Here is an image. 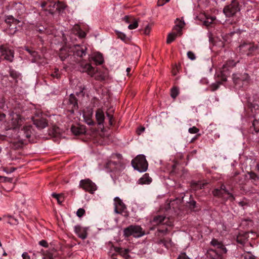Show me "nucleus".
<instances>
[{
  "label": "nucleus",
  "mask_w": 259,
  "mask_h": 259,
  "mask_svg": "<svg viewBox=\"0 0 259 259\" xmlns=\"http://www.w3.org/2000/svg\"><path fill=\"white\" fill-rule=\"evenodd\" d=\"M79 91L77 92L75 94H71L68 98L66 99L63 102V104L66 106V108L68 112L71 113H74L75 112L81 113H85L84 109L81 110V104L82 100L84 97L85 87L81 85L79 87Z\"/></svg>",
  "instance_id": "f257e3e1"
},
{
  "label": "nucleus",
  "mask_w": 259,
  "mask_h": 259,
  "mask_svg": "<svg viewBox=\"0 0 259 259\" xmlns=\"http://www.w3.org/2000/svg\"><path fill=\"white\" fill-rule=\"evenodd\" d=\"M131 163L135 169L141 172L146 171L148 168V162L143 155H138L132 160Z\"/></svg>",
  "instance_id": "f03ea898"
},
{
  "label": "nucleus",
  "mask_w": 259,
  "mask_h": 259,
  "mask_svg": "<svg viewBox=\"0 0 259 259\" xmlns=\"http://www.w3.org/2000/svg\"><path fill=\"white\" fill-rule=\"evenodd\" d=\"M125 237L133 236L135 238H139L145 235V231L140 226L131 225L123 230Z\"/></svg>",
  "instance_id": "7ed1b4c3"
},
{
  "label": "nucleus",
  "mask_w": 259,
  "mask_h": 259,
  "mask_svg": "<svg viewBox=\"0 0 259 259\" xmlns=\"http://www.w3.org/2000/svg\"><path fill=\"white\" fill-rule=\"evenodd\" d=\"M240 11V6L238 0H232L230 4L225 6L223 13L227 17H232Z\"/></svg>",
  "instance_id": "20e7f679"
},
{
  "label": "nucleus",
  "mask_w": 259,
  "mask_h": 259,
  "mask_svg": "<svg viewBox=\"0 0 259 259\" xmlns=\"http://www.w3.org/2000/svg\"><path fill=\"white\" fill-rule=\"evenodd\" d=\"M257 49V46L253 43L250 42H243L240 44L237 49V51L241 55H245L247 56L252 55Z\"/></svg>",
  "instance_id": "39448f33"
},
{
  "label": "nucleus",
  "mask_w": 259,
  "mask_h": 259,
  "mask_svg": "<svg viewBox=\"0 0 259 259\" xmlns=\"http://www.w3.org/2000/svg\"><path fill=\"white\" fill-rule=\"evenodd\" d=\"M105 114H95L97 123L99 126L98 128L103 131L104 128V123L106 124L108 122L109 125H112L113 124V116L112 114H106L107 117H105Z\"/></svg>",
  "instance_id": "423d86ee"
},
{
  "label": "nucleus",
  "mask_w": 259,
  "mask_h": 259,
  "mask_svg": "<svg viewBox=\"0 0 259 259\" xmlns=\"http://www.w3.org/2000/svg\"><path fill=\"white\" fill-rule=\"evenodd\" d=\"M31 118L33 124L39 130L44 129L48 126V120L42 114H35Z\"/></svg>",
  "instance_id": "0eeeda50"
},
{
  "label": "nucleus",
  "mask_w": 259,
  "mask_h": 259,
  "mask_svg": "<svg viewBox=\"0 0 259 259\" xmlns=\"http://www.w3.org/2000/svg\"><path fill=\"white\" fill-rule=\"evenodd\" d=\"M79 186L82 189L91 194H93L97 190L96 185L89 179L81 180Z\"/></svg>",
  "instance_id": "6e6552de"
},
{
  "label": "nucleus",
  "mask_w": 259,
  "mask_h": 259,
  "mask_svg": "<svg viewBox=\"0 0 259 259\" xmlns=\"http://www.w3.org/2000/svg\"><path fill=\"white\" fill-rule=\"evenodd\" d=\"M0 52L2 56L4 57V59L6 60L12 62L14 57V51L9 49L5 45L0 46Z\"/></svg>",
  "instance_id": "1a4fd4ad"
},
{
  "label": "nucleus",
  "mask_w": 259,
  "mask_h": 259,
  "mask_svg": "<svg viewBox=\"0 0 259 259\" xmlns=\"http://www.w3.org/2000/svg\"><path fill=\"white\" fill-rule=\"evenodd\" d=\"M212 193L214 196L221 198L222 200L224 197H225V195H228V198L230 197L233 199V194L226 189V186L224 185H222L220 188L214 189Z\"/></svg>",
  "instance_id": "9d476101"
},
{
  "label": "nucleus",
  "mask_w": 259,
  "mask_h": 259,
  "mask_svg": "<svg viewBox=\"0 0 259 259\" xmlns=\"http://www.w3.org/2000/svg\"><path fill=\"white\" fill-rule=\"evenodd\" d=\"M112 159H117L118 161H114L110 160L106 164V167L110 169L111 170H114L116 166L121 164V160L122 159V155L120 154H113L111 156Z\"/></svg>",
  "instance_id": "9b49d317"
},
{
  "label": "nucleus",
  "mask_w": 259,
  "mask_h": 259,
  "mask_svg": "<svg viewBox=\"0 0 259 259\" xmlns=\"http://www.w3.org/2000/svg\"><path fill=\"white\" fill-rule=\"evenodd\" d=\"M13 128H16L24 123L25 118L22 114H10Z\"/></svg>",
  "instance_id": "f8f14e48"
},
{
  "label": "nucleus",
  "mask_w": 259,
  "mask_h": 259,
  "mask_svg": "<svg viewBox=\"0 0 259 259\" xmlns=\"http://www.w3.org/2000/svg\"><path fill=\"white\" fill-rule=\"evenodd\" d=\"M210 244L216 248L215 249L222 255L227 253L228 250L222 242L219 241L216 239H212L210 241Z\"/></svg>",
  "instance_id": "ddd939ff"
},
{
  "label": "nucleus",
  "mask_w": 259,
  "mask_h": 259,
  "mask_svg": "<svg viewBox=\"0 0 259 259\" xmlns=\"http://www.w3.org/2000/svg\"><path fill=\"white\" fill-rule=\"evenodd\" d=\"M153 222L156 225L165 224L168 226H171L172 225V223L169 221L168 218L162 215L155 216L153 218Z\"/></svg>",
  "instance_id": "4468645a"
},
{
  "label": "nucleus",
  "mask_w": 259,
  "mask_h": 259,
  "mask_svg": "<svg viewBox=\"0 0 259 259\" xmlns=\"http://www.w3.org/2000/svg\"><path fill=\"white\" fill-rule=\"evenodd\" d=\"M114 211L116 213H121L126 208L125 204L118 197L114 198Z\"/></svg>",
  "instance_id": "2eb2a0df"
},
{
  "label": "nucleus",
  "mask_w": 259,
  "mask_h": 259,
  "mask_svg": "<svg viewBox=\"0 0 259 259\" xmlns=\"http://www.w3.org/2000/svg\"><path fill=\"white\" fill-rule=\"evenodd\" d=\"M87 50L86 47L78 45H74L72 49L74 55L79 57H82L85 55Z\"/></svg>",
  "instance_id": "dca6fc26"
},
{
  "label": "nucleus",
  "mask_w": 259,
  "mask_h": 259,
  "mask_svg": "<svg viewBox=\"0 0 259 259\" xmlns=\"http://www.w3.org/2000/svg\"><path fill=\"white\" fill-rule=\"evenodd\" d=\"M236 65V63L233 60L228 61L226 64L224 65L222 68V70L221 71V76L222 80L224 81H227V76L228 72L227 71V66L228 67H234Z\"/></svg>",
  "instance_id": "f3484780"
},
{
  "label": "nucleus",
  "mask_w": 259,
  "mask_h": 259,
  "mask_svg": "<svg viewBox=\"0 0 259 259\" xmlns=\"http://www.w3.org/2000/svg\"><path fill=\"white\" fill-rule=\"evenodd\" d=\"M74 232L77 236L82 239H85L87 237V231L79 225L74 227Z\"/></svg>",
  "instance_id": "a211bd4d"
},
{
  "label": "nucleus",
  "mask_w": 259,
  "mask_h": 259,
  "mask_svg": "<svg viewBox=\"0 0 259 259\" xmlns=\"http://www.w3.org/2000/svg\"><path fill=\"white\" fill-rule=\"evenodd\" d=\"M207 255L211 259H223V255L217 249H209L207 250Z\"/></svg>",
  "instance_id": "6ab92c4d"
},
{
  "label": "nucleus",
  "mask_w": 259,
  "mask_h": 259,
  "mask_svg": "<svg viewBox=\"0 0 259 259\" xmlns=\"http://www.w3.org/2000/svg\"><path fill=\"white\" fill-rule=\"evenodd\" d=\"M81 66L82 67V72H86L88 73V74L93 76V75L95 72V68L92 66L90 64L86 63L85 64H82Z\"/></svg>",
  "instance_id": "aec40b11"
},
{
  "label": "nucleus",
  "mask_w": 259,
  "mask_h": 259,
  "mask_svg": "<svg viewBox=\"0 0 259 259\" xmlns=\"http://www.w3.org/2000/svg\"><path fill=\"white\" fill-rule=\"evenodd\" d=\"M82 116V120L88 125H93L96 123L93 119V114H80Z\"/></svg>",
  "instance_id": "412c9836"
},
{
  "label": "nucleus",
  "mask_w": 259,
  "mask_h": 259,
  "mask_svg": "<svg viewBox=\"0 0 259 259\" xmlns=\"http://www.w3.org/2000/svg\"><path fill=\"white\" fill-rule=\"evenodd\" d=\"M72 133L77 136L84 134L85 131L84 128L79 126L72 125L71 128Z\"/></svg>",
  "instance_id": "4be33fe9"
},
{
  "label": "nucleus",
  "mask_w": 259,
  "mask_h": 259,
  "mask_svg": "<svg viewBox=\"0 0 259 259\" xmlns=\"http://www.w3.org/2000/svg\"><path fill=\"white\" fill-rule=\"evenodd\" d=\"M152 182V179L148 174H145L138 181L139 184L141 185L149 184Z\"/></svg>",
  "instance_id": "5701e85b"
},
{
  "label": "nucleus",
  "mask_w": 259,
  "mask_h": 259,
  "mask_svg": "<svg viewBox=\"0 0 259 259\" xmlns=\"http://www.w3.org/2000/svg\"><path fill=\"white\" fill-rule=\"evenodd\" d=\"M158 244H162L165 246L167 249L170 248L172 246V241L171 239H161L158 242Z\"/></svg>",
  "instance_id": "b1692460"
},
{
  "label": "nucleus",
  "mask_w": 259,
  "mask_h": 259,
  "mask_svg": "<svg viewBox=\"0 0 259 259\" xmlns=\"http://www.w3.org/2000/svg\"><path fill=\"white\" fill-rule=\"evenodd\" d=\"M250 112L254 113L259 112V105L255 103H249L248 105Z\"/></svg>",
  "instance_id": "393cba45"
},
{
  "label": "nucleus",
  "mask_w": 259,
  "mask_h": 259,
  "mask_svg": "<svg viewBox=\"0 0 259 259\" xmlns=\"http://www.w3.org/2000/svg\"><path fill=\"white\" fill-rule=\"evenodd\" d=\"M53 7L56 8V10L59 13H60L65 9L66 5L63 3L58 2L56 4H54Z\"/></svg>",
  "instance_id": "a878e982"
},
{
  "label": "nucleus",
  "mask_w": 259,
  "mask_h": 259,
  "mask_svg": "<svg viewBox=\"0 0 259 259\" xmlns=\"http://www.w3.org/2000/svg\"><path fill=\"white\" fill-rule=\"evenodd\" d=\"M177 36V33L175 32L170 33L168 34L166 40V43L169 44H170L171 42L174 41L175 39L176 38Z\"/></svg>",
  "instance_id": "bb28decb"
},
{
  "label": "nucleus",
  "mask_w": 259,
  "mask_h": 259,
  "mask_svg": "<svg viewBox=\"0 0 259 259\" xmlns=\"http://www.w3.org/2000/svg\"><path fill=\"white\" fill-rule=\"evenodd\" d=\"M31 127L30 126H26L23 127V131L26 138H29L30 137L31 134Z\"/></svg>",
  "instance_id": "cd10ccee"
},
{
  "label": "nucleus",
  "mask_w": 259,
  "mask_h": 259,
  "mask_svg": "<svg viewBox=\"0 0 259 259\" xmlns=\"http://www.w3.org/2000/svg\"><path fill=\"white\" fill-rule=\"evenodd\" d=\"M184 22L180 21L179 23L175 26L174 29L178 32V33H180V35H181L182 28L184 27Z\"/></svg>",
  "instance_id": "c85d7f7f"
},
{
  "label": "nucleus",
  "mask_w": 259,
  "mask_h": 259,
  "mask_svg": "<svg viewBox=\"0 0 259 259\" xmlns=\"http://www.w3.org/2000/svg\"><path fill=\"white\" fill-rule=\"evenodd\" d=\"M94 61L96 65H100L103 63L104 60L101 54H99L94 58Z\"/></svg>",
  "instance_id": "c756f323"
},
{
  "label": "nucleus",
  "mask_w": 259,
  "mask_h": 259,
  "mask_svg": "<svg viewBox=\"0 0 259 259\" xmlns=\"http://www.w3.org/2000/svg\"><path fill=\"white\" fill-rule=\"evenodd\" d=\"M241 74L234 73L233 74V80L235 84H239L241 81Z\"/></svg>",
  "instance_id": "7c9ffc66"
},
{
  "label": "nucleus",
  "mask_w": 259,
  "mask_h": 259,
  "mask_svg": "<svg viewBox=\"0 0 259 259\" xmlns=\"http://www.w3.org/2000/svg\"><path fill=\"white\" fill-rule=\"evenodd\" d=\"M179 89L177 87H174L171 89L170 96L173 99H175L179 94Z\"/></svg>",
  "instance_id": "2f4dec72"
},
{
  "label": "nucleus",
  "mask_w": 259,
  "mask_h": 259,
  "mask_svg": "<svg viewBox=\"0 0 259 259\" xmlns=\"http://www.w3.org/2000/svg\"><path fill=\"white\" fill-rule=\"evenodd\" d=\"M193 187L195 190L203 189L204 187L205 184L202 183L201 182L194 183L193 184Z\"/></svg>",
  "instance_id": "473e14b6"
},
{
  "label": "nucleus",
  "mask_w": 259,
  "mask_h": 259,
  "mask_svg": "<svg viewBox=\"0 0 259 259\" xmlns=\"http://www.w3.org/2000/svg\"><path fill=\"white\" fill-rule=\"evenodd\" d=\"M52 196L57 199L58 203L60 204H61L63 201V199H62L61 194L53 193L52 194Z\"/></svg>",
  "instance_id": "72a5a7b5"
},
{
  "label": "nucleus",
  "mask_w": 259,
  "mask_h": 259,
  "mask_svg": "<svg viewBox=\"0 0 259 259\" xmlns=\"http://www.w3.org/2000/svg\"><path fill=\"white\" fill-rule=\"evenodd\" d=\"M117 36L120 38L122 40L126 42L128 40V38L124 33L120 32H116Z\"/></svg>",
  "instance_id": "f704fd0d"
},
{
  "label": "nucleus",
  "mask_w": 259,
  "mask_h": 259,
  "mask_svg": "<svg viewBox=\"0 0 259 259\" xmlns=\"http://www.w3.org/2000/svg\"><path fill=\"white\" fill-rule=\"evenodd\" d=\"M9 73L10 76L14 79L18 78L19 76V74L17 72L11 69L10 70Z\"/></svg>",
  "instance_id": "c9c22d12"
},
{
  "label": "nucleus",
  "mask_w": 259,
  "mask_h": 259,
  "mask_svg": "<svg viewBox=\"0 0 259 259\" xmlns=\"http://www.w3.org/2000/svg\"><path fill=\"white\" fill-rule=\"evenodd\" d=\"M132 24H131L128 25V28L130 29H134L138 27V21L134 19V20L133 21Z\"/></svg>",
  "instance_id": "e433bc0d"
},
{
  "label": "nucleus",
  "mask_w": 259,
  "mask_h": 259,
  "mask_svg": "<svg viewBox=\"0 0 259 259\" xmlns=\"http://www.w3.org/2000/svg\"><path fill=\"white\" fill-rule=\"evenodd\" d=\"M134 18L132 16H125L123 18V20L124 21L127 23H130L133 22L134 20Z\"/></svg>",
  "instance_id": "4c0bfd02"
},
{
  "label": "nucleus",
  "mask_w": 259,
  "mask_h": 259,
  "mask_svg": "<svg viewBox=\"0 0 259 259\" xmlns=\"http://www.w3.org/2000/svg\"><path fill=\"white\" fill-rule=\"evenodd\" d=\"M14 20V17L12 15H9L7 16L6 19H5V22L10 25V26H11L13 21Z\"/></svg>",
  "instance_id": "58836bf2"
},
{
  "label": "nucleus",
  "mask_w": 259,
  "mask_h": 259,
  "mask_svg": "<svg viewBox=\"0 0 259 259\" xmlns=\"http://www.w3.org/2000/svg\"><path fill=\"white\" fill-rule=\"evenodd\" d=\"M248 175L250 179L253 180L255 181L258 179V177L253 172H248Z\"/></svg>",
  "instance_id": "ea45409f"
},
{
  "label": "nucleus",
  "mask_w": 259,
  "mask_h": 259,
  "mask_svg": "<svg viewBox=\"0 0 259 259\" xmlns=\"http://www.w3.org/2000/svg\"><path fill=\"white\" fill-rule=\"evenodd\" d=\"M241 82L243 81H248L249 78V76H248V74L247 73H244L243 74H241Z\"/></svg>",
  "instance_id": "a19ab883"
},
{
  "label": "nucleus",
  "mask_w": 259,
  "mask_h": 259,
  "mask_svg": "<svg viewBox=\"0 0 259 259\" xmlns=\"http://www.w3.org/2000/svg\"><path fill=\"white\" fill-rule=\"evenodd\" d=\"M221 83V82H217L216 83H212L211 85V91H214L217 90L219 88Z\"/></svg>",
  "instance_id": "79ce46f5"
},
{
  "label": "nucleus",
  "mask_w": 259,
  "mask_h": 259,
  "mask_svg": "<svg viewBox=\"0 0 259 259\" xmlns=\"http://www.w3.org/2000/svg\"><path fill=\"white\" fill-rule=\"evenodd\" d=\"M84 213H85V210L83 208H79L76 212V215L79 218H81V217H82Z\"/></svg>",
  "instance_id": "37998d69"
},
{
  "label": "nucleus",
  "mask_w": 259,
  "mask_h": 259,
  "mask_svg": "<svg viewBox=\"0 0 259 259\" xmlns=\"http://www.w3.org/2000/svg\"><path fill=\"white\" fill-rule=\"evenodd\" d=\"M0 181H4L5 182H10L12 183L13 181V179L11 178H8L6 177H0Z\"/></svg>",
  "instance_id": "c03bdc74"
},
{
  "label": "nucleus",
  "mask_w": 259,
  "mask_h": 259,
  "mask_svg": "<svg viewBox=\"0 0 259 259\" xmlns=\"http://www.w3.org/2000/svg\"><path fill=\"white\" fill-rule=\"evenodd\" d=\"M187 56L191 60H194L196 58L195 55L192 51H188L187 52Z\"/></svg>",
  "instance_id": "a18cd8bd"
},
{
  "label": "nucleus",
  "mask_w": 259,
  "mask_h": 259,
  "mask_svg": "<svg viewBox=\"0 0 259 259\" xmlns=\"http://www.w3.org/2000/svg\"><path fill=\"white\" fill-rule=\"evenodd\" d=\"M253 126H254V130L256 132H259V122L254 120L252 123Z\"/></svg>",
  "instance_id": "49530a36"
},
{
  "label": "nucleus",
  "mask_w": 259,
  "mask_h": 259,
  "mask_svg": "<svg viewBox=\"0 0 259 259\" xmlns=\"http://www.w3.org/2000/svg\"><path fill=\"white\" fill-rule=\"evenodd\" d=\"M177 259H190L186 254L185 252H182L179 255Z\"/></svg>",
  "instance_id": "de8ad7c7"
},
{
  "label": "nucleus",
  "mask_w": 259,
  "mask_h": 259,
  "mask_svg": "<svg viewBox=\"0 0 259 259\" xmlns=\"http://www.w3.org/2000/svg\"><path fill=\"white\" fill-rule=\"evenodd\" d=\"M243 256L244 259H255V258L254 255L249 252L244 254Z\"/></svg>",
  "instance_id": "09e8293b"
},
{
  "label": "nucleus",
  "mask_w": 259,
  "mask_h": 259,
  "mask_svg": "<svg viewBox=\"0 0 259 259\" xmlns=\"http://www.w3.org/2000/svg\"><path fill=\"white\" fill-rule=\"evenodd\" d=\"M199 132V130L195 126L189 128V132L191 134H196Z\"/></svg>",
  "instance_id": "8fccbe9b"
},
{
  "label": "nucleus",
  "mask_w": 259,
  "mask_h": 259,
  "mask_svg": "<svg viewBox=\"0 0 259 259\" xmlns=\"http://www.w3.org/2000/svg\"><path fill=\"white\" fill-rule=\"evenodd\" d=\"M42 259H53V254L51 252H47L45 254Z\"/></svg>",
  "instance_id": "3c124183"
},
{
  "label": "nucleus",
  "mask_w": 259,
  "mask_h": 259,
  "mask_svg": "<svg viewBox=\"0 0 259 259\" xmlns=\"http://www.w3.org/2000/svg\"><path fill=\"white\" fill-rule=\"evenodd\" d=\"M38 244L40 245H41V246H43L44 247H46L47 248V247H48V246H49L48 242L46 240H42L38 242Z\"/></svg>",
  "instance_id": "603ef678"
},
{
  "label": "nucleus",
  "mask_w": 259,
  "mask_h": 259,
  "mask_svg": "<svg viewBox=\"0 0 259 259\" xmlns=\"http://www.w3.org/2000/svg\"><path fill=\"white\" fill-rule=\"evenodd\" d=\"M151 28L149 25H147L144 29V33L146 35H148L150 33Z\"/></svg>",
  "instance_id": "864d4df0"
},
{
  "label": "nucleus",
  "mask_w": 259,
  "mask_h": 259,
  "mask_svg": "<svg viewBox=\"0 0 259 259\" xmlns=\"http://www.w3.org/2000/svg\"><path fill=\"white\" fill-rule=\"evenodd\" d=\"M69 56L68 55H64L63 52H61L60 54L59 57L62 61H64Z\"/></svg>",
  "instance_id": "5fc2aeb1"
},
{
  "label": "nucleus",
  "mask_w": 259,
  "mask_h": 259,
  "mask_svg": "<svg viewBox=\"0 0 259 259\" xmlns=\"http://www.w3.org/2000/svg\"><path fill=\"white\" fill-rule=\"evenodd\" d=\"M25 50L33 57H35L36 54V52L35 51H32L28 48H26Z\"/></svg>",
  "instance_id": "6e6d98bb"
},
{
  "label": "nucleus",
  "mask_w": 259,
  "mask_h": 259,
  "mask_svg": "<svg viewBox=\"0 0 259 259\" xmlns=\"http://www.w3.org/2000/svg\"><path fill=\"white\" fill-rule=\"evenodd\" d=\"M237 242L240 244H244L245 243V239H241L239 237H237Z\"/></svg>",
  "instance_id": "4d7b16f0"
},
{
  "label": "nucleus",
  "mask_w": 259,
  "mask_h": 259,
  "mask_svg": "<svg viewBox=\"0 0 259 259\" xmlns=\"http://www.w3.org/2000/svg\"><path fill=\"white\" fill-rule=\"evenodd\" d=\"M229 197V195H225V197H224L223 198V200H225V201H226L227 200H230L231 201H233L234 200H235V197H234V196L233 195V199H232L231 198H228Z\"/></svg>",
  "instance_id": "13d9d810"
},
{
  "label": "nucleus",
  "mask_w": 259,
  "mask_h": 259,
  "mask_svg": "<svg viewBox=\"0 0 259 259\" xmlns=\"http://www.w3.org/2000/svg\"><path fill=\"white\" fill-rule=\"evenodd\" d=\"M166 2H165V0H158L157 2V6H163Z\"/></svg>",
  "instance_id": "bf43d9fd"
},
{
  "label": "nucleus",
  "mask_w": 259,
  "mask_h": 259,
  "mask_svg": "<svg viewBox=\"0 0 259 259\" xmlns=\"http://www.w3.org/2000/svg\"><path fill=\"white\" fill-rule=\"evenodd\" d=\"M22 256L23 259H31L30 256L28 254L27 252H24Z\"/></svg>",
  "instance_id": "052dcab7"
},
{
  "label": "nucleus",
  "mask_w": 259,
  "mask_h": 259,
  "mask_svg": "<svg viewBox=\"0 0 259 259\" xmlns=\"http://www.w3.org/2000/svg\"><path fill=\"white\" fill-rule=\"evenodd\" d=\"M114 111H115V109L113 107H112L107 109L106 113H107V114L112 113L114 112Z\"/></svg>",
  "instance_id": "680f3d73"
},
{
  "label": "nucleus",
  "mask_w": 259,
  "mask_h": 259,
  "mask_svg": "<svg viewBox=\"0 0 259 259\" xmlns=\"http://www.w3.org/2000/svg\"><path fill=\"white\" fill-rule=\"evenodd\" d=\"M190 205L193 208H195L196 207V202L194 200L191 201L190 202Z\"/></svg>",
  "instance_id": "e2e57ef3"
},
{
  "label": "nucleus",
  "mask_w": 259,
  "mask_h": 259,
  "mask_svg": "<svg viewBox=\"0 0 259 259\" xmlns=\"http://www.w3.org/2000/svg\"><path fill=\"white\" fill-rule=\"evenodd\" d=\"M20 22V21L17 19L14 18V20L13 21L12 24H14L15 28H16V25L18 24Z\"/></svg>",
  "instance_id": "0e129e2a"
},
{
  "label": "nucleus",
  "mask_w": 259,
  "mask_h": 259,
  "mask_svg": "<svg viewBox=\"0 0 259 259\" xmlns=\"http://www.w3.org/2000/svg\"><path fill=\"white\" fill-rule=\"evenodd\" d=\"M121 248L120 247H114V250L115 251V252H118V253H121Z\"/></svg>",
  "instance_id": "69168bd1"
},
{
  "label": "nucleus",
  "mask_w": 259,
  "mask_h": 259,
  "mask_svg": "<svg viewBox=\"0 0 259 259\" xmlns=\"http://www.w3.org/2000/svg\"><path fill=\"white\" fill-rule=\"evenodd\" d=\"M129 252V250L128 249H125L123 251L120 253L122 255H126Z\"/></svg>",
  "instance_id": "338daca9"
},
{
  "label": "nucleus",
  "mask_w": 259,
  "mask_h": 259,
  "mask_svg": "<svg viewBox=\"0 0 259 259\" xmlns=\"http://www.w3.org/2000/svg\"><path fill=\"white\" fill-rule=\"evenodd\" d=\"M159 232H160V233H166L168 230H167V228H166L165 229H159L158 230Z\"/></svg>",
  "instance_id": "774afa93"
}]
</instances>
